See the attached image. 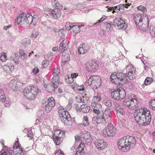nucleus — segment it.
Returning a JSON list of instances; mask_svg holds the SVG:
<instances>
[{"mask_svg":"<svg viewBox=\"0 0 155 155\" xmlns=\"http://www.w3.org/2000/svg\"><path fill=\"white\" fill-rule=\"evenodd\" d=\"M19 147H21V145L19 143L18 140L16 141L15 143L13 146V149H15V148H19Z\"/></svg>","mask_w":155,"mask_h":155,"instance_id":"57","label":"nucleus"},{"mask_svg":"<svg viewBox=\"0 0 155 155\" xmlns=\"http://www.w3.org/2000/svg\"><path fill=\"white\" fill-rule=\"evenodd\" d=\"M91 106L93 112L97 115L101 114L103 112L102 106L100 104L91 103Z\"/></svg>","mask_w":155,"mask_h":155,"instance_id":"18","label":"nucleus"},{"mask_svg":"<svg viewBox=\"0 0 155 155\" xmlns=\"http://www.w3.org/2000/svg\"><path fill=\"white\" fill-rule=\"evenodd\" d=\"M51 4L53 7H55L54 9H51L45 8L44 10L48 12L47 15L51 19H57L61 15V12L60 8H62V6L60 4L57 0H52Z\"/></svg>","mask_w":155,"mask_h":155,"instance_id":"2","label":"nucleus"},{"mask_svg":"<svg viewBox=\"0 0 155 155\" xmlns=\"http://www.w3.org/2000/svg\"><path fill=\"white\" fill-rule=\"evenodd\" d=\"M150 107L155 110V99L151 100L150 102Z\"/></svg>","mask_w":155,"mask_h":155,"instance_id":"43","label":"nucleus"},{"mask_svg":"<svg viewBox=\"0 0 155 155\" xmlns=\"http://www.w3.org/2000/svg\"><path fill=\"white\" fill-rule=\"evenodd\" d=\"M53 134V137H54L64 138L65 136V132L64 131L58 129L54 130Z\"/></svg>","mask_w":155,"mask_h":155,"instance_id":"24","label":"nucleus"},{"mask_svg":"<svg viewBox=\"0 0 155 155\" xmlns=\"http://www.w3.org/2000/svg\"><path fill=\"white\" fill-rule=\"evenodd\" d=\"M82 139L84 143H90L91 142L92 138L90 134L87 131L83 132L81 135Z\"/></svg>","mask_w":155,"mask_h":155,"instance_id":"19","label":"nucleus"},{"mask_svg":"<svg viewBox=\"0 0 155 155\" xmlns=\"http://www.w3.org/2000/svg\"><path fill=\"white\" fill-rule=\"evenodd\" d=\"M68 47V43L66 41L64 40L60 44L59 51L63 53L67 50Z\"/></svg>","mask_w":155,"mask_h":155,"instance_id":"25","label":"nucleus"},{"mask_svg":"<svg viewBox=\"0 0 155 155\" xmlns=\"http://www.w3.org/2000/svg\"><path fill=\"white\" fill-rule=\"evenodd\" d=\"M153 81V79L151 78L147 77L145 80L144 84H143L141 86L142 88L144 87V85H148L150 84Z\"/></svg>","mask_w":155,"mask_h":155,"instance_id":"36","label":"nucleus"},{"mask_svg":"<svg viewBox=\"0 0 155 155\" xmlns=\"http://www.w3.org/2000/svg\"><path fill=\"white\" fill-rule=\"evenodd\" d=\"M126 77L125 74L119 72L117 74L114 73L111 74L110 80L115 84L119 85L124 82Z\"/></svg>","mask_w":155,"mask_h":155,"instance_id":"6","label":"nucleus"},{"mask_svg":"<svg viewBox=\"0 0 155 155\" xmlns=\"http://www.w3.org/2000/svg\"><path fill=\"white\" fill-rule=\"evenodd\" d=\"M31 42L29 39L28 38H25L22 41V44L23 46H25L30 44Z\"/></svg>","mask_w":155,"mask_h":155,"instance_id":"42","label":"nucleus"},{"mask_svg":"<svg viewBox=\"0 0 155 155\" xmlns=\"http://www.w3.org/2000/svg\"><path fill=\"white\" fill-rule=\"evenodd\" d=\"M70 56L68 54L64 52L62 54L61 58V65H64L66 63L70 60Z\"/></svg>","mask_w":155,"mask_h":155,"instance_id":"29","label":"nucleus"},{"mask_svg":"<svg viewBox=\"0 0 155 155\" xmlns=\"http://www.w3.org/2000/svg\"><path fill=\"white\" fill-rule=\"evenodd\" d=\"M82 124L85 126H87L89 124L88 118L87 116H85L84 117L82 121Z\"/></svg>","mask_w":155,"mask_h":155,"instance_id":"39","label":"nucleus"},{"mask_svg":"<svg viewBox=\"0 0 155 155\" xmlns=\"http://www.w3.org/2000/svg\"><path fill=\"white\" fill-rule=\"evenodd\" d=\"M60 73V70L59 68H55L53 71V74L54 76H59Z\"/></svg>","mask_w":155,"mask_h":155,"instance_id":"44","label":"nucleus"},{"mask_svg":"<svg viewBox=\"0 0 155 155\" xmlns=\"http://www.w3.org/2000/svg\"><path fill=\"white\" fill-rule=\"evenodd\" d=\"M126 94L125 91L122 87L115 89L111 94L112 97L117 100H121L125 98Z\"/></svg>","mask_w":155,"mask_h":155,"instance_id":"9","label":"nucleus"},{"mask_svg":"<svg viewBox=\"0 0 155 155\" xmlns=\"http://www.w3.org/2000/svg\"><path fill=\"white\" fill-rule=\"evenodd\" d=\"M104 25L106 30L107 31L110 30L112 28V25L106 22L104 24Z\"/></svg>","mask_w":155,"mask_h":155,"instance_id":"46","label":"nucleus"},{"mask_svg":"<svg viewBox=\"0 0 155 155\" xmlns=\"http://www.w3.org/2000/svg\"><path fill=\"white\" fill-rule=\"evenodd\" d=\"M105 105L109 107H110L112 105L111 101L110 100H107L105 102Z\"/></svg>","mask_w":155,"mask_h":155,"instance_id":"59","label":"nucleus"},{"mask_svg":"<svg viewBox=\"0 0 155 155\" xmlns=\"http://www.w3.org/2000/svg\"><path fill=\"white\" fill-rule=\"evenodd\" d=\"M19 57L23 61H26L27 59V54L25 53L23 50H20L19 51Z\"/></svg>","mask_w":155,"mask_h":155,"instance_id":"34","label":"nucleus"},{"mask_svg":"<svg viewBox=\"0 0 155 155\" xmlns=\"http://www.w3.org/2000/svg\"><path fill=\"white\" fill-rule=\"evenodd\" d=\"M124 9V7L122 4L117 5L115 7H114V10L112 13L114 14V13H121L123 12Z\"/></svg>","mask_w":155,"mask_h":155,"instance_id":"27","label":"nucleus"},{"mask_svg":"<svg viewBox=\"0 0 155 155\" xmlns=\"http://www.w3.org/2000/svg\"><path fill=\"white\" fill-rule=\"evenodd\" d=\"M136 142L135 139L133 137L129 136L128 139L127 145V150H129L130 147H133Z\"/></svg>","mask_w":155,"mask_h":155,"instance_id":"23","label":"nucleus"},{"mask_svg":"<svg viewBox=\"0 0 155 155\" xmlns=\"http://www.w3.org/2000/svg\"><path fill=\"white\" fill-rule=\"evenodd\" d=\"M58 114L62 121L64 124H69L71 121L70 115L66 109L61 106L58 108Z\"/></svg>","mask_w":155,"mask_h":155,"instance_id":"5","label":"nucleus"},{"mask_svg":"<svg viewBox=\"0 0 155 155\" xmlns=\"http://www.w3.org/2000/svg\"><path fill=\"white\" fill-rule=\"evenodd\" d=\"M13 151L14 154L16 155H24V152L21 147L13 149Z\"/></svg>","mask_w":155,"mask_h":155,"instance_id":"31","label":"nucleus"},{"mask_svg":"<svg viewBox=\"0 0 155 155\" xmlns=\"http://www.w3.org/2000/svg\"><path fill=\"white\" fill-rule=\"evenodd\" d=\"M39 92V90L38 87L34 84L27 86L23 90L24 96L26 99L29 100H34Z\"/></svg>","mask_w":155,"mask_h":155,"instance_id":"3","label":"nucleus"},{"mask_svg":"<svg viewBox=\"0 0 155 155\" xmlns=\"http://www.w3.org/2000/svg\"><path fill=\"white\" fill-rule=\"evenodd\" d=\"M116 131V128L112 124L110 123L103 130L102 133L104 137H113L115 134Z\"/></svg>","mask_w":155,"mask_h":155,"instance_id":"8","label":"nucleus"},{"mask_svg":"<svg viewBox=\"0 0 155 155\" xmlns=\"http://www.w3.org/2000/svg\"><path fill=\"white\" fill-rule=\"evenodd\" d=\"M3 150L5 151L0 155H12V152L11 150L8 148L7 146H5L3 148Z\"/></svg>","mask_w":155,"mask_h":155,"instance_id":"35","label":"nucleus"},{"mask_svg":"<svg viewBox=\"0 0 155 155\" xmlns=\"http://www.w3.org/2000/svg\"><path fill=\"white\" fill-rule=\"evenodd\" d=\"M137 8L139 10L143 12H145L146 11L145 7L142 5L138 6Z\"/></svg>","mask_w":155,"mask_h":155,"instance_id":"56","label":"nucleus"},{"mask_svg":"<svg viewBox=\"0 0 155 155\" xmlns=\"http://www.w3.org/2000/svg\"><path fill=\"white\" fill-rule=\"evenodd\" d=\"M81 110L84 113H87L89 112L90 107L87 104H83L81 106Z\"/></svg>","mask_w":155,"mask_h":155,"instance_id":"33","label":"nucleus"},{"mask_svg":"<svg viewBox=\"0 0 155 155\" xmlns=\"http://www.w3.org/2000/svg\"><path fill=\"white\" fill-rule=\"evenodd\" d=\"M39 32L36 30H34L32 31V34L31 35V38H35L38 35Z\"/></svg>","mask_w":155,"mask_h":155,"instance_id":"50","label":"nucleus"},{"mask_svg":"<svg viewBox=\"0 0 155 155\" xmlns=\"http://www.w3.org/2000/svg\"><path fill=\"white\" fill-rule=\"evenodd\" d=\"M133 116L136 122L140 125H148L151 120L150 111L145 107L139 108L135 110Z\"/></svg>","mask_w":155,"mask_h":155,"instance_id":"1","label":"nucleus"},{"mask_svg":"<svg viewBox=\"0 0 155 155\" xmlns=\"http://www.w3.org/2000/svg\"><path fill=\"white\" fill-rule=\"evenodd\" d=\"M142 22V24L139 25V27H137V28L142 29L144 31H147L148 29L149 19L147 21H146V22H145V20H144V22Z\"/></svg>","mask_w":155,"mask_h":155,"instance_id":"28","label":"nucleus"},{"mask_svg":"<svg viewBox=\"0 0 155 155\" xmlns=\"http://www.w3.org/2000/svg\"><path fill=\"white\" fill-rule=\"evenodd\" d=\"M95 147L98 150H101L107 147L108 144L104 140L97 139L95 140L94 143Z\"/></svg>","mask_w":155,"mask_h":155,"instance_id":"14","label":"nucleus"},{"mask_svg":"<svg viewBox=\"0 0 155 155\" xmlns=\"http://www.w3.org/2000/svg\"><path fill=\"white\" fill-rule=\"evenodd\" d=\"M110 110L109 108H107L101 114L97 115L96 122L98 124H105L110 119Z\"/></svg>","mask_w":155,"mask_h":155,"instance_id":"4","label":"nucleus"},{"mask_svg":"<svg viewBox=\"0 0 155 155\" xmlns=\"http://www.w3.org/2000/svg\"><path fill=\"white\" fill-rule=\"evenodd\" d=\"M119 149L121 151L124 152L126 150V136H124L120 139L118 142Z\"/></svg>","mask_w":155,"mask_h":155,"instance_id":"17","label":"nucleus"},{"mask_svg":"<svg viewBox=\"0 0 155 155\" xmlns=\"http://www.w3.org/2000/svg\"><path fill=\"white\" fill-rule=\"evenodd\" d=\"M134 20L137 27H139V25L142 24L143 22H145L148 20V17L146 14H144L142 15L140 14H137L134 16Z\"/></svg>","mask_w":155,"mask_h":155,"instance_id":"12","label":"nucleus"},{"mask_svg":"<svg viewBox=\"0 0 155 155\" xmlns=\"http://www.w3.org/2000/svg\"><path fill=\"white\" fill-rule=\"evenodd\" d=\"M128 72L127 74V77L129 79L133 80L134 79L135 77L134 76L135 71H128Z\"/></svg>","mask_w":155,"mask_h":155,"instance_id":"37","label":"nucleus"},{"mask_svg":"<svg viewBox=\"0 0 155 155\" xmlns=\"http://www.w3.org/2000/svg\"><path fill=\"white\" fill-rule=\"evenodd\" d=\"M74 108L75 110H76L77 112H80L81 111V107L77 104H75L74 105Z\"/></svg>","mask_w":155,"mask_h":155,"instance_id":"58","label":"nucleus"},{"mask_svg":"<svg viewBox=\"0 0 155 155\" xmlns=\"http://www.w3.org/2000/svg\"><path fill=\"white\" fill-rule=\"evenodd\" d=\"M55 101L53 97H49L48 100V104L45 106V110L47 112L51 111L55 106Z\"/></svg>","mask_w":155,"mask_h":155,"instance_id":"16","label":"nucleus"},{"mask_svg":"<svg viewBox=\"0 0 155 155\" xmlns=\"http://www.w3.org/2000/svg\"><path fill=\"white\" fill-rule=\"evenodd\" d=\"M27 22L31 26H35L39 19V16L35 15L32 16L30 13H28Z\"/></svg>","mask_w":155,"mask_h":155,"instance_id":"13","label":"nucleus"},{"mask_svg":"<svg viewBox=\"0 0 155 155\" xmlns=\"http://www.w3.org/2000/svg\"><path fill=\"white\" fill-rule=\"evenodd\" d=\"M88 51V48L87 45L85 44L80 45L78 48V53L79 54H84Z\"/></svg>","mask_w":155,"mask_h":155,"instance_id":"21","label":"nucleus"},{"mask_svg":"<svg viewBox=\"0 0 155 155\" xmlns=\"http://www.w3.org/2000/svg\"><path fill=\"white\" fill-rule=\"evenodd\" d=\"M46 90L49 93L51 92L53 90L52 86L51 85H47L46 87Z\"/></svg>","mask_w":155,"mask_h":155,"instance_id":"48","label":"nucleus"},{"mask_svg":"<svg viewBox=\"0 0 155 155\" xmlns=\"http://www.w3.org/2000/svg\"><path fill=\"white\" fill-rule=\"evenodd\" d=\"M20 82L17 80H12L10 82L9 85L11 88L14 91H17Z\"/></svg>","mask_w":155,"mask_h":155,"instance_id":"22","label":"nucleus"},{"mask_svg":"<svg viewBox=\"0 0 155 155\" xmlns=\"http://www.w3.org/2000/svg\"><path fill=\"white\" fill-rule=\"evenodd\" d=\"M81 97L79 95L75 97L76 101L79 103H81Z\"/></svg>","mask_w":155,"mask_h":155,"instance_id":"63","label":"nucleus"},{"mask_svg":"<svg viewBox=\"0 0 155 155\" xmlns=\"http://www.w3.org/2000/svg\"><path fill=\"white\" fill-rule=\"evenodd\" d=\"M19 57H18L17 54L15 53V56L13 57V60L15 63L17 65L19 63Z\"/></svg>","mask_w":155,"mask_h":155,"instance_id":"45","label":"nucleus"},{"mask_svg":"<svg viewBox=\"0 0 155 155\" xmlns=\"http://www.w3.org/2000/svg\"><path fill=\"white\" fill-rule=\"evenodd\" d=\"M82 26H79L78 25H75L73 24L71 28V32L75 35L78 33L80 32V28Z\"/></svg>","mask_w":155,"mask_h":155,"instance_id":"32","label":"nucleus"},{"mask_svg":"<svg viewBox=\"0 0 155 155\" xmlns=\"http://www.w3.org/2000/svg\"><path fill=\"white\" fill-rule=\"evenodd\" d=\"M88 82L91 86L94 89L99 87L101 84V78L98 76H93L90 77Z\"/></svg>","mask_w":155,"mask_h":155,"instance_id":"10","label":"nucleus"},{"mask_svg":"<svg viewBox=\"0 0 155 155\" xmlns=\"http://www.w3.org/2000/svg\"><path fill=\"white\" fill-rule=\"evenodd\" d=\"M0 59L1 61L3 62L5 61L7 59L6 54L5 53H4L1 55Z\"/></svg>","mask_w":155,"mask_h":155,"instance_id":"52","label":"nucleus"},{"mask_svg":"<svg viewBox=\"0 0 155 155\" xmlns=\"http://www.w3.org/2000/svg\"><path fill=\"white\" fill-rule=\"evenodd\" d=\"M107 18V17L105 15H103L102 17L100 18L99 20L97 21L94 24V25H97V23L99 22H102L105 20Z\"/></svg>","mask_w":155,"mask_h":155,"instance_id":"54","label":"nucleus"},{"mask_svg":"<svg viewBox=\"0 0 155 155\" xmlns=\"http://www.w3.org/2000/svg\"><path fill=\"white\" fill-rule=\"evenodd\" d=\"M127 68L129 70L128 71H135V68H134L133 66L130 63L128 64Z\"/></svg>","mask_w":155,"mask_h":155,"instance_id":"53","label":"nucleus"},{"mask_svg":"<svg viewBox=\"0 0 155 155\" xmlns=\"http://www.w3.org/2000/svg\"><path fill=\"white\" fill-rule=\"evenodd\" d=\"M99 65L95 61L90 60L85 64V68L89 72H95L98 69Z\"/></svg>","mask_w":155,"mask_h":155,"instance_id":"11","label":"nucleus"},{"mask_svg":"<svg viewBox=\"0 0 155 155\" xmlns=\"http://www.w3.org/2000/svg\"><path fill=\"white\" fill-rule=\"evenodd\" d=\"M6 100V97L5 94L2 90L0 89V101L5 102Z\"/></svg>","mask_w":155,"mask_h":155,"instance_id":"38","label":"nucleus"},{"mask_svg":"<svg viewBox=\"0 0 155 155\" xmlns=\"http://www.w3.org/2000/svg\"><path fill=\"white\" fill-rule=\"evenodd\" d=\"M125 24V21L119 18H115L114 20V25L115 26H117L120 29L124 26L123 25Z\"/></svg>","mask_w":155,"mask_h":155,"instance_id":"20","label":"nucleus"},{"mask_svg":"<svg viewBox=\"0 0 155 155\" xmlns=\"http://www.w3.org/2000/svg\"><path fill=\"white\" fill-rule=\"evenodd\" d=\"M84 143H80L76 150L75 155H84Z\"/></svg>","mask_w":155,"mask_h":155,"instance_id":"26","label":"nucleus"},{"mask_svg":"<svg viewBox=\"0 0 155 155\" xmlns=\"http://www.w3.org/2000/svg\"><path fill=\"white\" fill-rule=\"evenodd\" d=\"M101 99V94L100 93H97L93 98L91 103H95L96 104H99L98 103Z\"/></svg>","mask_w":155,"mask_h":155,"instance_id":"30","label":"nucleus"},{"mask_svg":"<svg viewBox=\"0 0 155 155\" xmlns=\"http://www.w3.org/2000/svg\"><path fill=\"white\" fill-rule=\"evenodd\" d=\"M128 87L130 90H132L134 88L133 84L131 82H129L127 84Z\"/></svg>","mask_w":155,"mask_h":155,"instance_id":"64","label":"nucleus"},{"mask_svg":"<svg viewBox=\"0 0 155 155\" xmlns=\"http://www.w3.org/2000/svg\"><path fill=\"white\" fill-rule=\"evenodd\" d=\"M53 138L54 141L57 145H58L61 143L62 141L61 139L63 138L54 137H53Z\"/></svg>","mask_w":155,"mask_h":155,"instance_id":"40","label":"nucleus"},{"mask_svg":"<svg viewBox=\"0 0 155 155\" xmlns=\"http://www.w3.org/2000/svg\"><path fill=\"white\" fill-rule=\"evenodd\" d=\"M49 61L47 60H45L42 62V66L43 68H47L49 65Z\"/></svg>","mask_w":155,"mask_h":155,"instance_id":"49","label":"nucleus"},{"mask_svg":"<svg viewBox=\"0 0 155 155\" xmlns=\"http://www.w3.org/2000/svg\"><path fill=\"white\" fill-rule=\"evenodd\" d=\"M143 59H144V58L141 59V60L143 62L144 64L145 65L144 69H146V68L148 67V65L149 64L148 62H147L146 61H145V60H143Z\"/></svg>","mask_w":155,"mask_h":155,"instance_id":"61","label":"nucleus"},{"mask_svg":"<svg viewBox=\"0 0 155 155\" xmlns=\"http://www.w3.org/2000/svg\"><path fill=\"white\" fill-rule=\"evenodd\" d=\"M59 82L54 81V80L51 81L52 84L54 88H57Z\"/></svg>","mask_w":155,"mask_h":155,"instance_id":"55","label":"nucleus"},{"mask_svg":"<svg viewBox=\"0 0 155 155\" xmlns=\"http://www.w3.org/2000/svg\"><path fill=\"white\" fill-rule=\"evenodd\" d=\"M55 155H64L63 152L59 148H57L55 152Z\"/></svg>","mask_w":155,"mask_h":155,"instance_id":"51","label":"nucleus"},{"mask_svg":"<svg viewBox=\"0 0 155 155\" xmlns=\"http://www.w3.org/2000/svg\"><path fill=\"white\" fill-rule=\"evenodd\" d=\"M74 137L76 142H79L80 143H83L82 142L83 141L82 140V137H81L79 135H77L75 136Z\"/></svg>","mask_w":155,"mask_h":155,"instance_id":"47","label":"nucleus"},{"mask_svg":"<svg viewBox=\"0 0 155 155\" xmlns=\"http://www.w3.org/2000/svg\"><path fill=\"white\" fill-rule=\"evenodd\" d=\"M54 80V81L59 82V76H54L53 77L52 81Z\"/></svg>","mask_w":155,"mask_h":155,"instance_id":"62","label":"nucleus"},{"mask_svg":"<svg viewBox=\"0 0 155 155\" xmlns=\"http://www.w3.org/2000/svg\"><path fill=\"white\" fill-rule=\"evenodd\" d=\"M28 13L26 14L24 12H22L19 14L18 17L17 19L15 22V23L18 25H19L22 23H26L27 24Z\"/></svg>","mask_w":155,"mask_h":155,"instance_id":"15","label":"nucleus"},{"mask_svg":"<svg viewBox=\"0 0 155 155\" xmlns=\"http://www.w3.org/2000/svg\"><path fill=\"white\" fill-rule=\"evenodd\" d=\"M64 34V30H60L59 31L58 35L60 37H63Z\"/></svg>","mask_w":155,"mask_h":155,"instance_id":"60","label":"nucleus"},{"mask_svg":"<svg viewBox=\"0 0 155 155\" xmlns=\"http://www.w3.org/2000/svg\"><path fill=\"white\" fill-rule=\"evenodd\" d=\"M138 101L134 94L127 95V107L131 109L134 110L137 107Z\"/></svg>","mask_w":155,"mask_h":155,"instance_id":"7","label":"nucleus"},{"mask_svg":"<svg viewBox=\"0 0 155 155\" xmlns=\"http://www.w3.org/2000/svg\"><path fill=\"white\" fill-rule=\"evenodd\" d=\"M74 23L70 22H67L65 25V29L68 31L70 30L72 28V27L74 24Z\"/></svg>","mask_w":155,"mask_h":155,"instance_id":"41","label":"nucleus"}]
</instances>
